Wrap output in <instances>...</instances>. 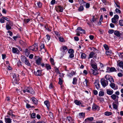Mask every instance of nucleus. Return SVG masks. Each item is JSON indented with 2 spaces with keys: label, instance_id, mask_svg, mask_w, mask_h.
<instances>
[{
  "label": "nucleus",
  "instance_id": "nucleus-1",
  "mask_svg": "<svg viewBox=\"0 0 123 123\" xmlns=\"http://www.w3.org/2000/svg\"><path fill=\"white\" fill-rule=\"evenodd\" d=\"M60 50L61 54L64 55L66 54L68 49L67 46L65 45L61 47L60 49Z\"/></svg>",
  "mask_w": 123,
  "mask_h": 123
},
{
  "label": "nucleus",
  "instance_id": "nucleus-2",
  "mask_svg": "<svg viewBox=\"0 0 123 123\" xmlns=\"http://www.w3.org/2000/svg\"><path fill=\"white\" fill-rule=\"evenodd\" d=\"M29 49L33 51H37L38 49V45L37 44V43H35L32 46L29 47Z\"/></svg>",
  "mask_w": 123,
  "mask_h": 123
},
{
  "label": "nucleus",
  "instance_id": "nucleus-3",
  "mask_svg": "<svg viewBox=\"0 0 123 123\" xmlns=\"http://www.w3.org/2000/svg\"><path fill=\"white\" fill-rule=\"evenodd\" d=\"M101 84L103 87H105L108 85V81L105 79L101 78L100 79Z\"/></svg>",
  "mask_w": 123,
  "mask_h": 123
},
{
  "label": "nucleus",
  "instance_id": "nucleus-4",
  "mask_svg": "<svg viewBox=\"0 0 123 123\" xmlns=\"http://www.w3.org/2000/svg\"><path fill=\"white\" fill-rule=\"evenodd\" d=\"M93 48L94 49V50H93V51L90 52L89 55V59L92 58L93 57H96V53H97L96 51H97V50L95 48Z\"/></svg>",
  "mask_w": 123,
  "mask_h": 123
},
{
  "label": "nucleus",
  "instance_id": "nucleus-5",
  "mask_svg": "<svg viewBox=\"0 0 123 123\" xmlns=\"http://www.w3.org/2000/svg\"><path fill=\"white\" fill-rule=\"evenodd\" d=\"M119 18V17L118 15H114V17L111 19L112 23L116 24L118 22Z\"/></svg>",
  "mask_w": 123,
  "mask_h": 123
},
{
  "label": "nucleus",
  "instance_id": "nucleus-6",
  "mask_svg": "<svg viewBox=\"0 0 123 123\" xmlns=\"http://www.w3.org/2000/svg\"><path fill=\"white\" fill-rule=\"evenodd\" d=\"M13 23L11 21H9V22H7L6 23V29L7 30H9L11 29V26L13 25Z\"/></svg>",
  "mask_w": 123,
  "mask_h": 123
},
{
  "label": "nucleus",
  "instance_id": "nucleus-7",
  "mask_svg": "<svg viewBox=\"0 0 123 123\" xmlns=\"http://www.w3.org/2000/svg\"><path fill=\"white\" fill-rule=\"evenodd\" d=\"M89 73L90 74H92L94 75H96L98 74V71L97 69H91L89 71Z\"/></svg>",
  "mask_w": 123,
  "mask_h": 123
},
{
  "label": "nucleus",
  "instance_id": "nucleus-8",
  "mask_svg": "<svg viewBox=\"0 0 123 123\" xmlns=\"http://www.w3.org/2000/svg\"><path fill=\"white\" fill-rule=\"evenodd\" d=\"M105 78L106 80H109L111 83H113L114 82L113 78L110 76L108 75H106Z\"/></svg>",
  "mask_w": 123,
  "mask_h": 123
},
{
  "label": "nucleus",
  "instance_id": "nucleus-9",
  "mask_svg": "<svg viewBox=\"0 0 123 123\" xmlns=\"http://www.w3.org/2000/svg\"><path fill=\"white\" fill-rule=\"evenodd\" d=\"M26 92H27L32 94H35V92L33 89L31 88L30 87H26Z\"/></svg>",
  "mask_w": 123,
  "mask_h": 123
},
{
  "label": "nucleus",
  "instance_id": "nucleus-10",
  "mask_svg": "<svg viewBox=\"0 0 123 123\" xmlns=\"http://www.w3.org/2000/svg\"><path fill=\"white\" fill-rule=\"evenodd\" d=\"M68 52L70 54L69 57L70 58H73L74 57V51L72 49H69L68 51Z\"/></svg>",
  "mask_w": 123,
  "mask_h": 123
},
{
  "label": "nucleus",
  "instance_id": "nucleus-11",
  "mask_svg": "<svg viewBox=\"0 0 123 123\" xmlns=\"http://www.w3.org/2000/svg\"><path fill=\"white\" fill-rule=\"evenodd\" d=\"M55 9L57 11H59L62 12L63 11V7L61 6H55Z\"/></svg>",
  "mask_w": 123,
  "mask_h": 123
},
{
  "label": "nucleus",
  "instance_id": "nucleus-12",
  "mask_svg": "<svg viewBox=\"0 0 123 123\" xmlns=\"http://www.w3.org/2000/svg\"><path fill=\"white\" fill-rule=\"evenodd\" d=\"M42 70H38L37 71H34V72L35 75L37 76H41L42 75Z\"/></svg>",
  "mask_w": 123,
  "mask_h": 123
},
{
  "label": "nucleus",
  "instance_id": "nucleus-13",
  "mask_svg": "<svg viewBox=\"0 0 123 123\" xmlns=\"http://www.w3.org/2000/svg\"><path fill=\"white\" fill-rule=\"evenodd\" d=\"M42 60V58L39 57L36 60L35 63L38 65H40L41 64Z\"/></svg>",
  "mask_w": 123,
  "mask_h": 123
},
{
  "label": "nucleus",
  "instance_id": "nucleus-14",
  "mask_svg": "<svg viewBox=\"0 0 123 123\" xmlns=\"http://www.w3.org/2000/svg\"><path fill=\"white\" fill-rule=\"evenodd\" d=\"M99 109V107L94 104L92 106V109L94 111H98Z\"/></svg>",
  "mask_w": 123,
  "mask_h": 123
},
{
  "label": "nucleus",
  "instance_id": "nucleus-15",
  "mask_svg": "<svg viewBox=\"0 0 123 123\" xmlns=\"http://www.w3.org/2000/svg\"><path fill=\"white\" fill-rule=\"evenodd\" d=\"M114 34L117 37H120L121 36L122 34L119 31H115L114 33Z\"/></svg>",
  "mask_w": 123,
  "mask_h": 123
},
{
  "label": "nucleus",
  "instance_id": "nucleus-16",
  "mask_svg": "<svg viewBox=\"0 0 123 123\" xmlns=\"http://www.w3.org/2000/svg\"><path fill=\"white\" fill-rule=\"evenodd\" d=\"M41 51L44 52L46 51L45 49V46L43 44H41L40 46Z\"/></svg>",
  "mask_w": 123,
  "mask_h": 123
},
{
  "label": "nucleus",
  "instance_id": "nucleus-17",
  "mask_svg": "<svg viewBox=\"0 0 123 123\" xmlns=\"http://www.w3.org/2000/svg\"><path fill=\"white\" fill-rule=\"evenodd\" d=\"M90 64L92 68L95 69L97 70V64L96 63L94 64L91 62V61Z\"/></svg>",
  "mask_w": 123,
  "mask_h": 123
},
{
  "label": "nucleus",
  "instance_id": "nucleus-18",
  "mask_svg": "<svg viewBox=\"0 0 123 123\" xmlns=\"http://www.w3.org/2000/svg\"><path fill=\"white\" fill-rule=\"evenodd\" d=\"M12 50L13 52L15 53L18 54L19 52V50L17 48L15 47L12 48Z\"/></svg>",
  "mask_w": 123,
  "mask_h": 123
},
{
  "label": "nucleus",
  "instance_id": "nucleus-19",
  "mask_svg": "<svg viewBox=\"0 0 123 123\" xmlns=\"http://www.w3.org/2000/svg\"><path fill=\"white\" fill-rule=\"evenodd\" d=\"M18 74H14L13 75V79L14 81H17V80L18 78Z\"/></svg>",
  "mask_w": 123,
  "mask_h": 123
},
{
  "label": "nucleus",
  "instance_id": "nucleus-20",
  "mask_svg": "<svg viewBox=\"0 0 123 123\" xmlns=\"http://www.w3.org/2000/svg\"><path fill=\"white\" fill-rule=\"evenodd\" d=\"M106 91L107 94L109 95H112L114 92L112 90H111L109 89H107Z\"/></svg>",
  "mask_w": 123,
  "mask_h": 123
},
{
  "label": "nucleus",
  "instance_id": "nucleus-21",
  "mask_svg": "<svg viewBox=\"0 0 123 123\" xmlns=\"http://www.w3.org/2000/svg\"><path fill=\"white\" fill-rule=\"evenodd\" d=\"M5 120L6 123H12V119L10 118H5Z\"/></svg>",
  "mask_w": 123,
  "mask_h": 123
},
{
  "label": "nucleus",
  "instance_id": "nucleus-22",
  "mask_svg": "<svg viewBox=\"0 0 123 123\" xmlns=\"http://www.w3.org/2000/svg\"><path fill=\"white\" fill-rule=\"evenodd\" d=\"M32 100L34 103L36 105H37L38 103V100L34 97H33L31 98Z\"/></svg>",
  "mask_w": 123,
  "mask_h": 123
},
{
  "label": "nucleus",
  "instance_id": "nucleus-23",
  "mask_svg": "<svg viewBox=\"0 0 123 123\" xmlns=\"http://www.w3.org/2000/svg\"><path fill=\"white\" fill-rule=\"evenodd\" d=\"M75 73L74 71H72L71 72L67 74L68 76L70 78L72 77L73 75L75 74Z\"/></svg>",
  "mask_w": 123,
  "mask_h": 123
},
{
  "label": "nucleus",
  "instance_id": "nucleus-24",
  "mask_svg": "<svg viewBox=\"0 0 123 123\" xmlns=\"http://www.w3.org/2000/svg\"><path fill=\"white\" fill-rule=\"evenodd\" d=\"M85 116V114L83 112L80 113L79 115L78 116V117L80 118H83Z\"/></svg>",
  "mask_w": 123,
  "mask_h": 123
},
{
  "label": "nucleus",
  "instance_id": "nucleus-25",
  "mask_svg": "<svg viewBox=\"0 0 123 123\" xmlns=\"http://www.w3.org/2000/svg\"><path fill=\"white\" fill-rule=\"evenodd\" d=\"M45 67L47 70H48L51 69V66L49 64H46Z\"/></svg>",
  "mask_w": 123,
  "mask_h": 123
},
{
  "label": "nucleus",
  "instance_id": "nucleus-26",
  "mask_svg": "<svg viewBox=\"0 0 123 123\" xmlns=\"http://www.w3.org/2000/svg\"><path fill=\"white\" fill-rule=\"evenodd\" d=\"M21 61L23 62H25L27 59L25 56L23 55H22L21 56Z\"/></svg>",
  "mask_w": 123,
  "mask_h": 123
},
{
  "label": "nucleus",
  "instance_id": "nucleus-27",
  "mask_svg": "<svg viewBox=\"0 0 123 123\" xmlns=\"http://www.w3.org/2000/svg\"><path fill=\"white\" fill-rule=\"evenodd\" d=\"M44 104L46 105L47 108L49 109V101L46 100L44 102Z\"/></svg>",
  "mask_w": 123,
  "mask_h": 123
},
{
  "label": "nucleus",
  "instance_id": "nucleus-28",
  "mask_svg": "<svg viewBox=\"0 0 123 123\" xmlns=\"http://www.w3.org/2000/svg\"><path fill=\"white\" fill-rule=\"evenodd\" d=\"M112 53L111 51L110 50H107L105 52V54L107 55H111Z\"/></svg>",
  "mask_w": 123,
  "mask_h": 123
},
{
  "label": "nucleus",
  "instance_id": "nucleus-29",
  "mask_svg": "<svg viewBox=\"0 0 123 123\" xmlns=\"http://www.w3.org/2000/svg\"><path fill=\"white\" fill-rule=\"evenodd\" d=\"M111 98L114 100H115L117 97L118 98V96H117L115 94H113L111 96Z\"/></svg>",
  "mask_w": 123,
  "mask_h": 123
},
{
  "label": "nucleus",
  "instance_id": "nucleus-30",
  "mask_svg": "<svg viewBox=\"0 0 123 123\" xmlns=\"http://www.w3.org/2000/svg\"><path fill=\"white\" fill-rule=\"evenodd\" d=\"M24 63H25V64L28 66H31V64L30 63L29 61L27 59L25 62Z\"/></svg>",
  "mask_w": 123,
  "mask_h": 123
},
{
  "label": "nucleus",
  "instance_id": "nucleus-31",
  "mask_svg": "<svg viewBox=\"0 0 123 123\" xmlns=\"http://www.w3.org/2000/svg\"><path fill=\"white\" fill-rule=\"evenodd\" d=\"M94 118L92 117H91L89 118H86L85 120V121L86 122H87L88 121H92L93 120Z\"/></svg>",
  "mask_w": 123,
  "mask_h": 123
},
{
  "label": "nucleus",
  "instance_id": "nucleus-32",
  "mask_svg": "<svg viewBox=\"0 0 123 123\" xmlns=\"http://www.w3.org/2000/svg\"><path fill=\"white\" fill-rule=\"evenodd\" d=\"M112 113L109 111H106L105 113V115L106 116H109L112 114Z\"/></svg>",
  "mask_w": 123,
  "mask_h": 123
},
{
  "label": "nucleus",
  "instance_id": "nucleus-33",
  "mask_svg": "<svg viewBox=\"0 0 123 123\" xmlns=\"http://www.w3.org/2000/svg\"><path fill=\"white\" fill-rule=\"evenodd\" d=\"M97 18H95L94 16H92V18L91 20V21L92 23H94L97 21Z\"/></svg>",
  "mask_w": 123,
  "mask_h": 123
},
{
  "label": "nucleus",
  "instance_id": "nucleus-34",
  "mask_svg": "<svg viewBox=\"0 0 123 123\" xmlns=\"http://www.w3.org/2000/svg\"><path fill=\"white\" fill-rule=\"evenodd\" d=\"M25 54L26 56H28L30 54V51L27 49H26L25 51Z\"/></svg>",
  "mask_w": 123,
  "mask_h": 123
},
{
  "label": "nucleus",
  "instance_id": "nucleus-35",
  "mask_svg": "<svg viewBox=\"0 0 123 123\" xmlns=\"http://www.w3.org/2000/svg\"><path fill=\"white\" fill-rule=\"evenodd\" d=\"M95 86L98 89H99L100 87V85L98 83L96 82L95 83Z\"/></svg>",
  "mask_w": 123,
  "mask_h": 123
},
{
  "label": "nucleus",
  "instance_id": "nucleus-36",
  "mask_svg": "<svg viewBox=\"0 0 123 123\" xmlns=\"http://www.w3.org/2000/svg\"><path fill=\"white\" fill-rule=\"evenodd\" d=\"M74 102L76 105H80L81 104V102L80 101H78V100H75Z\"/></svg>",
  "mask_w": 123,
  "mask_h": 123
},
{
  "label": "nucleus",
  "instance_id": "nucleus-37",
  "mask_svg": "<svg viewBox=\"0 0 123 123\" xmlns=\"http://www.w3.org/2000/svg\"><path fill=\"white\" fill-rule=\"evenodd\" d=\"M117 70L114 67H111L110 69V72H116Z\"/></svg>",
  "mask_w": 123,
  "mask_h": 123
},
{
  "label": "nucleus",
  "instance_id": "nucleus-38",
  "mask_svg": "<svg viewBox=\"0 0 123 123\" xmlns=\"http://www.w3.org/2000/svg\"><path fill=\"white\" fill-rule=\"evenodd\" d=\"M77 79L76 78L74 77L73 79V80L72 82V83L74 85H75L76 84L77 81Z\"/></svg>",
  "mask_w": 123,
  "mask_h": 123
},
{
  "label": "nucleus",
  "instance_id": "nucleus-39",
  "mask_svg": "<svg viewBox=\"0 0 123 123\" xmlns=\"http://www.w3.org/2000/svg\"><path fill=\"white\" fill-rule=\"evenodd\" d=\"M86 56V55L84 53H82L81 55V57L82 59H85Z\"/></svg>",
  "mask_w": 123,
  "mask_h": 123
},
{
  "label": "nucleus",
  "instance_id": "nucleus-40",
  "mask_svg": "<svg viewBox=\"0 0 123 123\" xmlns=\"http://www.w3.org/2000/svg\"><path fill=\"white\" fill-rule=\"evenodd\" d=\"M84 8L82 6H80L78 9V11H82L83 10Z\"/></svg>",
  "mask_w": 123,
  "mask_h": 123
},
{
  "label": "nucleus",
  "instance_id": "nucleus-41",
  "mask_svg": "<svg viewBox=\"0 0 123 123\" xmlns=\"http://www.w3.org/2000/svg\"><path fill=\"white\" fill-rule=\"evenodd\" d=\"M88 82V80L87 79H85V81L83 82V84L85 86H87V83Z\"/></svg>",
  "mask_w": 123,
  "mask_h": 123
},
{
  "label": "nucleus",
  "instance_id": "nucleus-42",
  "mask_svg": "<svg viewBox=\"0 0 123 123\" xmlns=\"http://www.w3.org/2000/svg\"><path fill=\"white\" fill-rule=\"evenodd\" d=\"M50 62L52 65H55V64L54 62V60L52 58H50Z\"/></svg>",
  "mask_w": 123,
  "mask_h": 123
},
{
  "label": "nucleus",
  "instance_id": "nucleus-43",
  "mask_svg": "<svg viewBox=\"0 0 123 123\" xmlns=\"http://www.w3.org/2000/svg\"><path fill=\"white\" fill-rule=\"evenodd\" d=\"M54 69L55 72L57 74H60V71L57 68L55 67H54Z\"/></svg>",
  "mask_w": 123,
  "mask_h": 123
},
{
  "label": "nucleus",
  "instance_id": "nucleus-44",
  "mask_svg": "<svg viewBox=\"0 0 123 123\" xmlns=\"http://www.w3.org/2000/svg\"><path fill=\"white\" fill-rule=\"evenodd\" d=\"M68 119V121L69 122V123H70L72 122L73 121V120L72 119L71 117L70 116L69 117H67Z\"/></svg>",
  "mask_w": 123,
  "mask_h": 123
},
{
  "label": "nucleus",
  "instance_id": "nucleus-45",
  "mask_svg": "<svg viewBox=\"0 0 123 123\" xmlns=\"http://www.w3.org/2000/svg\"><path fill=\"white\" fill-rule=\"evenodd\" d=\"M48 115L50 117L52 118L53 117V115L52 113L51 112H49L48 113Z\"/></svg>",
  "mask_w": 123,
  "mask_h": 123
},
{
  "label": "nucleus",
  "instance_id": "nucleus-46",
  "mask_svg": "<svg viewBox=\"0 0 123 123\" xmlns=\"http://www.w3.org/2000/svg\"><path fill=\"white\" fill-rule=\"evenodd\" d=\"M119 25L121 26H123V20H121L119 21Z\"/></svg>",
  "mask_w": 123,
  "mask_h": 123
},
{
  "label": "nucleus",
  "instance_id": "nucleus-47",
  "mask_svg": "<svg viewBox=\"0 0 123 123\" xmlns=\"http://www.w3.org/2000/svg\"><path fill=\"white\" fill-rule=\"evenodd\" d=\"M110 86L112 88L114 89L115 87V84L113 83H111L110 84Z\"/></svg>",
  "mask_w": 123,
  "mask_h": 123
},
{
  "label": "nucleus",
  "instance_id": "nucleus-48",
  "mask_svg": "<svg viewBox=\"0 0 123 123\" xmlns=\"http://www.w3.org/2000/svg\"><path fill=\"white\" fill-rule=\"evenodd\" d=\"M104 48L106 50H108L109 49L108 46L106 44H105L104 45Z\"/></svg>",
  "mask_w": 123,
  "mask_h": 123
},
{
  "label": "nucleus",
  "instance_id": "nucleus-49",
  "mask_svg": "<svg viewBox=\"0 0 123 123\" xmlns=\"http://www.w3.org/2000/svg\"><path fill=\"white\" fill-rule=\"evenodd\" d=\"M119 66L120 67H122L123 66V62H120L118 63Z\"/></svg>",
  "mask_w": 123,
  "mask_h": 123
},
{
  "label": "nucleus",
  "instance_id": "nucleus-50",
  "mask_svg": "<svg viewBox=\"0 0 123 123\" xmlns=\"http://www.w3.org/2000/svg\"><path fill=\"white\" fill-rule=\"evenodd\" d=\"M99 95L100 96H102L104 95V92L102 91L99 92Z\"/></svg>",
  "mask_w": 123,
  "mask_h": 123
},
{
  "label": "nucleus",
  "instance_id": "nucleus-51",
  "mask_svg": "<svg viewBox=\"0 0 123 123\" xmlns=\"http://www.w3.org/2000/svg\"><path fill=\"white\" fill-rule=\"evenodd\" d=\"M113 107V108L116 109L117 108V105L114 104V103H113L112 104Z\"/></svg>",
  "mask_w": 123,
  "mask_h": 123
},
{
  "label": "nucleus",
  "instance_id": "nucleus-52",
  "mask_svg": "<svg viewBox=\"0 0 123 123\" xmlns=\"http://www.w3.org/2000/svg\"><path fill=\"white\" fill-rule=\"evenodd\" d=\"M46 36L47 40V41L48 42L50 40V36L48 34L47 35H46Z\"/></svg>",
  "mask_w": 123,
  "mask_h": 123
},
{
  "label": "nucleus",
  "instance_id": "nucleus-53",
  "mask_svg": "<svg viewBox=\"0 0 123 123\" xmlns=\"http://www.w3.org/2000/svg\"><path fill=\"white\" fill-rule=\"evenodd\" d=\"M114 30L113 29L109 30L108 31V32L109 34H112L114 32Z\"/></svg>",
  "mask_w": 123,
  "mask_h": 123
},
{
  "label": "nucleus",
  "instance_id": "nucleus-54",
  "mask_svg": "<svg viewBox=\"0 0 123 123\" xmlns=\"http://www.w3.org/2000/svg\"><path fill=\"white\" fill-rule=\"evenodd\" d=\"M54 32H55V35L57 37H59L60 36V33L58 32L55 31H54Z\"/></svg>",
  "mask_w": 123,
  "mask_h": 123
},
{
  "label": "nucleus",
  "instance_id": "nucleus-55",
  "mask_svg": "<svg viewBox=\"0 0 123 123\" xmlns=\"http://www.w3.org/2000/svg\"><path fill=\"white\" fill-rule=\"evenodd\" d=\"M58 83L60 85H61L62 84V81L60 78H59V81Z\"/></svg>",
  "mask_w": 123,
  "mask_h": 123
},
{
  "label": "nucleus",
  "instance_id": "nucleus-56",
  "mask_svg": "<svg viewBox=\"0 0 123 123\" xmlns=\"http://www.w3.org/2000/svg\"><path fill=\"white\" fill-rule=\"evenodd\" d=\"M118 54L120 57L122 58H123V52H119L118 53Z\"/></svg>",
  "mask_w": 123,
  "mask_h": 123
},
{
  "label": "nucleus",
  "instance_id": "nucleus-57",
  "mask_svg": "<svg viewBox=\"0 0 123 123\" xmlns=\"http://www.w3.org/2000/svg\"><path fill=\"white\" fill-rule=\"evenodd\" d=\"M38 6L39 8H41L42 6V4L40 2L37 3Z\"/></svg>",
  "mask_w": 123,
  "mask_h": 123
},
{
  "label": "nucleus",
  "instance_id": "nucleus-58",
  "mask_svg": "<svg viewBox=\"0 0 123 123\" xmlns=\"http://www.w3.org/2000/svg\"><path fill=\"white\" fill-rule=\"evenodd\" d=\"M36 114L34 113H32L31 115V117L33 118H35L36 117Z\"/></svg>",
  "mask_w": 123,
  "mask_h": 123
},
{
  "label": "nucleus",
  "instance_id": "nucleus-59",
  "mask_svg": "<svg viewBox=\"0 0 123 123\" xmlns=\"http://www.w3.org/2000/svg\"><path fill=\"white\" fill-rule=\"evenodd\" d=\"M82 29L81 27H78L77 29L76 30V31H81Z\"/></svg>",
  "mask_w": 123,
  "mask_h": 123
},
{
  "label": "nucleus",
  "instance_id": "nucleus-60",
  "mask_svg": "<svg viewBox=\"0 0 123 123\" xmlns=\"http://www.w3.org/2000/svg\"><path fill=\"white\" fill-rule=\"evenodd\" d=\"M5 22V20L3 18H1L0 19V22L1 23H4Z\"/></svg>",
  "mask_w": 123,
  "mask_h": 123
},
{
  "label": "nucleus",
  "instance_id": "nucleus-61",
  "mask_svg": "<svg viewBox=\"0 0 123 123\" xmlns=\"http://www.w3.org/2000/svg\"><path fill=\"white\" fill-rule=\"evenodd\" d=\"M115 11L117 13H120L121 12V11L119 9L116 8L115 10Z\"/></svg>",
  "mask_w": 123,
  "mask_h": 123
},
{
  "label": "nucleus",
  "instance_id": "nucleus-62",
  "mask_svg": "<svg viewBox=\"0 0 123 123\" xmlns=\"http://www.w3.org/2000/svg\"><path fill=\"white\" fill-rule=\"evenodd\" d=\"M90 6V4L89 3H87L86 5V8H89Z\"/></svg>",
  "mask_w": 123,
  "mask_h": 123
},
{
  "label": "nucleus",
  "instance_id": "nucleus-63",
  "mask_svg": "<svg viewBox=\"0 0 123 123\" xmlns=\"http://www.w3.org/2000/svg\"><path fill=\"white\" fill-rule=\"evenodd\" d=\"M44 28L46 29L47 30H48L49 31H51V30H50L48 27V26L46 25H45L44 26Z\"/></svg>",
  "mask_w": 123,
  "mask_h": 123
},
{
  "label": "nucleus",
  "instance_id": "nucleus-64",
  "mask_svg": "<svg viewBox=\"0 0 123 123\" xmlns=\"http://www.w3.org/2000/svg\"><path fill=\"white\" fill-rule=\"evenodd\" d=\"M12 114V111L11 110H10L8 112V114L9 115L11 116Z\"/></svg>",
  "mask_w": 123,
  "mask_h": 123
}]
</instances>
